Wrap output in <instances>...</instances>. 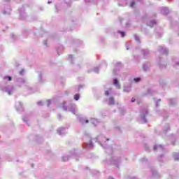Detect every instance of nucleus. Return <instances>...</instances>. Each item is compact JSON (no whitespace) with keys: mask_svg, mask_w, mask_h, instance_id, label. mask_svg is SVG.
<instances>
[{"mask_svg":"<svg viewBox=\"0 0 179 179\" xmlns=\"http://www.w3.org/2000/svg\"><path fill=\"white\" fill-rule=\"evenodd\" d=\"M84 143H83V149H93V143H92V138L90 136H85L83 138Z\"/></svg>","mask_w":179,"mask_h":179,"instance_id":"obj_1","label":"nucleus"},{"mask_svg":"<svg viewBox=\"0 0 179 179\" xmlns=\"http://www.w3.org/2000/svg\"><path fill=\"white\" fill-rule=\"evenodd\" d=\"M2 90L3 92H6V93H8V94H9V96H10V94H12V93L15 92V87L12 85H8L6 87H3Z\"/></svg>","mask_w":179,"mask_h":179,"instance_id":"obj_2","label":"nucleus"},{"mask_svg":"<svg viewBox=\"0 0 179 179\" xmlns=\"http://www.w3.org/2000/svg\"><path fill=\"white\" fill-rule=\"evenodd\" d=\"M158 51H159V52L161 54H165L167 55V54H169V50H167L166 48L163 47V46H159Z\"/></svg>","mask_w":179,"mask_h":179,"instance_id":"obj_3","label":"nucleus"},{"mask_svg":"<svg viewBox=\"0 0 179 179\" xmlns=\"http://www.w3.org/2000/svg\"><path fill=\"white\" fill-rule=\"evenodd\" d=\"M142 114H144V115L142 117V120L146 124V122H148V120H146V118H145V115H147L148 114V109H144L143 110L141 111Z\"/></svg>","mask_w":179,"mask_h":179,"instance_id":"obj_4","label":"nucleus"},{"mask_svg":"<svg viewBox=\"0 0 179 179\" xmlns=\"http://www.w3.org/2000/svg\"><path fill=\"white\" fill-rule=\"evenodd\" d=\"M161 13L162 15H169V13H170V10H169V8L165 7L162 8Z\"/></svg>","mask_w":179,"mask_h":179,"instance_id":"obj_5","label":"nucleus"},{"mask_svg":"<svg viewBox=\"0 0 179 179\" xmlns=\"http://www.w3.org/2000/svg\"><path fill=\"white\" fill-rule=\"evenodd\" d=\"M142 54H143L144 58H148V57H149V55H150V53L149 52L148 50H143Z\"/></svg>","mask_w":179,"mask_h":179,"instance_id":"obj_6","label":"nucleus"},{"mask_svg":"<svg viewBox=\"0 0 179 179\" xmlns=\"http://www.w3.org/2000/svg\"><path fill=\"white\" fill-rule=\"evenodd\" d=\"M113 84L117 89H121V85H120V83H118V80L114 79Z\"/></svg>","mask_w":179,"mask_h":179,"instance_id":"obj_7","label":"nucleus"},{"mask_svg":"<svg viewBox=\"0 0 179 179\" xmlns=\"http://www.w3.org/2000/svg\"><path fill=\"white\" fill-rule=\"evenodd\" d=\"M154 150H160V151H163L164 150V148L162 147V145H155L154 146Z\"/></svg>","mask_w":179,"mask_h":179,"instance_id":"obj_8","label":"nucleus"},{"mask_svg":"<svg viewBox=\"0 0 179 179\" xmlns=\"http://www.w3.org/2000/svg\"><path fill=\"white\" fill-rule=\"evenodd\" d=\"M79 121L81 124H88L89 123V120H86L83 117H79Z\"/></svg>","mask_w":179,"mask_h":179,"instance_id":"obj_9","label":"nucleus"},{"mask_svg":"<svg viewBox=\"0 0 179 179\" xmlns=\"http://www.w3.org/2000/svg\"><path fill=\"white\" fill-rule=\"evenodd\" d=\"M57 133L59 134V135H64V134H65V128L62 127L57 129Z\"/></svg>","mask_w":179,"mask_h":179,"instance_id":"obj_10","label":"nucleus"},{"mask_svg":"<svg viewBox=\"0 0 179 179\" xmlns=\"http://www.w3.org/2000/svg\"><path fill=\"white\" fill-rule=\"evenodd\" d=\"M109 106H113V104H115V101L114 100V97L110 96L109 98V102H108Z\"/></svg>","mask_w":179,"mask_h":179,"instance_id":"obj_11","label":"nucleus"},{"mask_svg":"<svg viewBox=\"0 0 179 179\" xmlns=\"http://www.w3.org/2000/svg\"><path fill=\"white\" fill-rule=\"evenodd\" d=\"M62 108H63V110L64 111H68V106H66V102L64 101L61 106Z\"/></svg>","mask_w":179,"mask_h":179,"instance_id":"obj_12","label":"nucleus"},{"mask_svg":"<svg viewBox=\"0 0 179 179\" xmlns=\"http://www.w3.org/2000/svg\"><path fill=\"white\" fill-rule=\"evenodd\" d=\"M76 106H75V105H71V109L69 110V111H71V113H72L73 114H76Z\"/></svg>","mask_w":179,"mask_h":179,"instance_id":"obj_13","label":"nucleus"},{"mask_svg":"<svg viewBox=\"0 0 179 179\" xmlns=\"http://www.w3.org/2000/svg\"><path fill=\"white\" fill-rule=\"evenodd\" d=\"M159 66L160 69H163L166 68V66H167V64H163V62H162V61L159 60Z\"/></svg>","mask_w":179,"mask_h":179,"instance_id":"obj_14","label":"nucleus"},{"mask_svg":"<svg viewBox=\"0 0 179 179\" xmlns=\"http://www.w3.org/2000/svg\"><path fill=\"white\" fill-rule=\"evenodd\" d=\"M17 81L20 85L26 83V80H24V78H18Z\"/></svg>","mask_w":179,"mask_h":179,"instance_id":"obj_15","label":"nucleus"},{"mask_svg":"<svg viewBox=\"0 0 179 179\" xmlns=\"http://www.w3.org/2000/svg\"><path fill=\"white\" fill-rule=\"evenodd\" d=\"M118 163H120V159H113L111 164H115L116 167H118Z\"/></svg>","mask_w":179,"mask_h":179,"instance_id":"obj_16","label":"nucleus"},{"mask_svg":"<svg viewBox=\"0 0 179 179\" xmlns=\"http://www.w3.org/2000/svg\"><path fill=\"white\" fill-rule=\"evenodd\" d=\"M155 24H156V21L155 20L150 21L148 24V25L150 26V27H153V26H155Z\"/></svg>","mask_w":179,"mask_h":179,"instance_id":"obj_17","label":"nucleus"},{"mask_svg":"<svg viewBox=\"0 0 179 179\" xmlns=\"http://www.w3.org/2000/svg\"><path fill=\"white\" fill-rule=\"evenodd\" d=\"M173 158L175 160H179V154L177 152L173 153Z\"/></svg>","mask_w":179,"mask_h":179,"instance_id":"obj_18","label":"nucleus"},{"mask_svg":"<svg viewBox=\"0 0 179 179\" xmlns=\"http://www.w3.org/2000/svg\"><path fill=\"white\" fill-rule=\"evenodd\" d=\"M169 104H170V106H174V104H176V100L169 99Z\"/></svg>","mask_w":179,"mask_h":179,"instance_id":"obj_19","label":"nucleus"},{"mask_svg":"<svg viewBox=\"0 0 179 179\" xmlns=\"http://www.w3.org/2000/svg\"><path fill=\"white\" fill-rule=\"evenodd\" d=\"M143 68V70L145 71V72H146V71H148V69H149V64H144Z\"/></svg>","mask_w":179,"mask_h":179,"instance_id":"obj_20","label":"nucleus"},{"mask_svg":"<svg viewBox=\"0 0 179 179\" xmlns=\"http://www.w3.org/2000/svg\"><path fill=\"white\" fill-rule=\"evenodd\" d=\"M134 38L137 43H141V40L139 39V36H138V35H134Z\"/></svg>","mask_w":179,"mask_h":179,"instance_id":"obj_21","label":"nucleus"},{"mask_svg":"<svg viewBox=\"0 0 179 179\" xmlns=\"http://www.w3.org/2000/svg\"><path fill=\"white\" fill-rule=\"evenodd\" d=\"M62 160H63V162H68V160H69V157H68V156L63 157Z\"/></svg>","mask_w":179,"mask_h":179,"instance_id":"obj_22","label":"nucleus"},{"mask_svg":"<svg viewBox=\"0 0 179 179\" xmlns=\"http://www.w3.org/2000/svg\"><path fill=\"white\" fill-rule=\"evenodd\" d=\"M124 92H131V87H124Z\"/></svg>","mask_w":179,"mask_h":179,"instance_id":"obj_23","label":"nucleus"},{"mask_svg":"<svg viewBox=\"0 0 179 179\" xmlns=\"http://www.w3.org/2000/svg\"><path fill=\"white\" fill-rule=\"evenodd\" d=\"M79 99H80V96L78 94H76V95H74L75 100L78 101V100H79Z\"/></svg>","mask_w":179,"mask_h":179,"instance_id":"obj_24","label":"nucleus"},{"mask_svg":"<svg viewBox=\"0 0 179 179\" xmlns=\"http://www.w3.org/2000/svg\"><path fill=\"white\" fill-rule=\"evenodd\" d=\"M3 79H8L9 82H10V80H12V77L10 76H5L3 77Z\"/></svg>","mask_w":179,"mask_h":179,"instance_id":"obj_25","label":"nucleus"},{"mask_svg":"<svg viewBox=\"0 0 179 179\" xmlns=\"http://www.w3.org/2000/svg\"><path fill=\"white\" fill-rule=\"evenodd\" d=\"M129 6L130 8H134V6H135V1H131Z\"/></svg>","mask_w":179,"mask_h":179,"instance_id":"obj_26","label":"nucleus"},{"mask_svg":"<svg viewBox=\"0 0 179 179\" xmlns=\"http://www.w3.org/2000/svg\"><path fill=\"white\" fill-rule=\"evenodd\" d=\"M100 139H102V142L103 141H110V139H108V138H106V137H100Z\"/></svg>","mask_w":179,"mask_h":179,"instance_id":"obj_27","label":"nucleus"},{"mask_svg":"<svg viewBox=\"0 0 179 179\" xmlns=\"http://www.w3.org/2000/svg\"><path fill=\"white\" fill-rule=\"evenodd\" d=\"M118 33H120V34H121L122 37H125V32L118 31Z\"/></svg>","mask_w":179,"mask_h":179,"instance_id":"obj_28","label":"nucleus"},{"mask_svg":"<svg viewBox=\"0 0 179 179\" xmlns=\"http://www.w3.org/2000/svg\"><path fill=\"white\" fill-rule=\"evenodd\" d=\"M134 81H136V83L141 82V78H134Z\"/></svg>","mask_w":179,"mask_h":179,"instance_id":"obj_29","label":"nucleus"},{"mask_svg":"<svg viewBox=\"0 0 179 179\" xmlns=\"http://www.w3.org/2000/svg\"><path fill=\"white\" fill-rule=\"evenodd\" d=\"M47 103H48V107H50V105L51 104V100H48Z\"/></svg>","mask_w":179,"mask_h":179,"instance_id":"obj_30","label":"nucleus"},{"mask_svg":"<svg viewBox=\"0 0 179 179\" xmlns=\"http://www.w3.org/2000/svg\"><path fill=\"white\" fill-rule=\"evenodd\" d=\"M94 72L98 73L99 72V68L96 67L94 69Z\"/></svg>","mask_w":179,"mask_h":179,"instance_id":"obj_31","label":"nucleus"},{"mask_svg":"<svg viewBox=\"0 0 179 179\" xmlns=\"http://www.w3.org/2000/svg\"><path fill=\"white\" fill-rule=\"evenodd\" d=\"M105 96H110V92L108 91H106Z\"/></svg>","mask_w":179,"mask_h":179,"instance_id":"obj_32","label":"nucleus"},{"mask_svg":"<svg viewBox=\"0 0 179 179\" xmlns=\"http://www.w3.org/2000/svg\"><path fill=\"white\" fill-rule=\"evenodd\" d=\"M38 106H43V101H40L37 103Z\"/></svg>","mask_w":179,"mask_h":179,"instance_id":"obj_33","label":"nucleus"},{"mask_svg":"<svg viewBox=\"0 0 179 179\" xmlns=\"http://www.w3.org/2000/svg\"><path fill=\"white\" fill-rule=\"evenodd\" d=\"M73 58V56L72 55H69V59H72Z\"/></svg>","mask_w":179,"mask_h":179,"instance_id":"obj_34","label":"nucleus"},{"mask_svg":"<svg viewBox=\"0 0 179 179\" xmlns=\"http://www.w3.org/2000/svg\"><path fill=\"white\" fill-rule=\"evenodd\" d=\"M23 73H24V70L20 71V75H23Z\"/></svg>","mask_w":179,"mask_h":179,"instance_id":"obj_35","label":"nucleus"},{"mask_svg":"<svg viewBox=\"0 0 179 179\" xmlns=\"http://www.w3.org/2000/svg\"><path fill=\"white\" fill-rule=\"evenodd\" d=\"M131 103H135V99H132L131 100Z\"/></svg>","mask_w":179,"mask_h":179,"instance_id":"obj_36","label":"nucleus"},{"mask_svg":"<svg viewBox=\"0 0 179 179\" xmlns=\"http://www.w3.org/2000/svg\"><path fill=\"white\" fill-rule=\"evenodd\" d=\"M117 66H121V63H117Z\"/></svg>","mask_w":179,"mask_h":179,"instance_id":"obj_37","label":"nucleus"},{"mask_svg":"<svg viewBox=\"0 0 179 179\" xmlns=\"http://www.w3.org/2000/svg\"><path fill=\"white\" fill-rule=\"evenodd\" d=\"M85 2H90V0H85Z\"/></svg>","mask_w":179,"mask_h":179,"instance_id":"obj_38","label":"nucleus"},{"mask_svg":"<svg viewBox=\"0 0 179 179\" xmlns=\"http://www.w3.org/2000/svg\"><path fill=\"white\" fill-rule=\"evenodd\" d=\"M156 106H157V107H158V106H159V103H158V102H157Z\"/></svg>","mask_w":179,"mask_h":179,"instance_id":"obj_39","label":"nucleus"},{"mask_svg":"<svg viewBox=\"0 0 179 179\" xmlns=\"http://www.w3.org/2000/svg\"><path fill=\"white\" fill-rule=\"evenodd\" d=\"M23 121H24V122H26V121H27L26 119L23 118Z\"/></svg>","mask_w":179,"mask_h":179,"instance_id":"obj_40","label":"nucleus"},{"mask_svg":"<svg viewBox=\"0 0 179 179\" xmlns=\"http://www.w3.org/2000/svg\"><path fill=\"white\" fill-rule=\"evenodd\" d=\"M20 17H22V12L20 13Z\"/></svg>","mask_w":179,"mask_h":179,"instance_id":"obj_41","label":"nucleus"},{"mask_svg":"<svg viewBox=\"0 0 179 179\" xmlns=\"http://www.w3.org/2000/svg\"><path fill=\"white\" fill-rule=\"evenodd\" d=\"M58 117H59V118H61V115H58Z\"/></svg>","mask_w":179,"mask_h":179,"instance_id":"obj_42","label":"nucleus"},{"mask_svg":"<svg viewBox=\"0 0 179 179\" xmlns=\"http://www.w3.org/2000/svg\"><path fill=\"white\" fill-rule=\"evenodd\" d=\"M65 93H66V94H68L69 92H68V91H66Z\"/></svg>","mask_w":179,"mask_h":179,"instance_id":"obj_43","label":"nucleus"},{"mask_svg":"<svg viewBox=\"0 0 179 179\" xmlns=\"http://www.w3.org/2000/svg\"><path fill=\"white\" fill-rule=\"evenodd\" d=\"M95 121L96 122V120H92V122H94Z\"/></svg>","mask_w":179,"mask_h":179,"instance_id":"obj_44","label":"nucleus"},{"mask_svg":"<svg viewBox=\"0 0 179 179\" xmlns=\"http://www.w3.org/2000/svg\"><path fill=\"white\" fill-rule=\"evenodd\" d=\"M51 3V1H48V3L50 4Z\"/></svg>","mask_w":179,"mask_h":179,"instance_id":"obj_45","label":"nucleus"},{"mask_svg":"<svg viewBox=\"0 0 179 179\" xmlns=\"http://www.w3.org/2000/svg\"><path fill=\"white\" fill-rule=\"evenodd\" d=\"M177 65H179V62L176 63Z\"/></svg>","mask_w":179,"mask_h":179,"instance_id":"obj_46","label":"nucleus"},{"mask_svg":"<svg viewBox=\"0 0 179 179\" xmlns=\"http://www.w3.org/2000/svg\"><path fill=\"white\" fill-rule=\"evenodd\" d=\"M21 110H22V111H23V108H22V106H21Z\"/></svg>","mask_w":179,"mask_h":179,"instance_id":"obj_47","label":"nucleus"},{"mask_svg":"<svg viewBox=\"0 0 179 179\" xmlns=\"http://www.w3.org/2000/svg\"><path fill=\"white\" fill-rule=\"evenodd\" d=\"M7 2H9V1H10V0H6Z\"/></svg>","mask_w":179,"mask_h":179,"instance_id":"obj_48","label":"nucleus"},{"mask_svg":"<svg viewBox=\"0 0 179 179\" xmlns=\"http://www.w3.org/2000/svg\"><path fill=\"white\" fill-rule=\"evenodd\" d=\"M158 101H162V99H159Z\"/></svg>","mask_w":179,"mask_h":179,"instance_id":"obj_49","label":"nucleus"},{"mask_svg":"<svg viewBox=\"0 0 179 179\" xmlns=\"http://www.w3.org/2000/svg\"><path fill=\"white\" fill-rule=\"evenodd\" d=\"M21 19H24V18L21 17Z\"/></svg>","mask_w":179,"mask_h":179,"instance_id":"obj_50","label":"nucleus"},{"mask_svg":"<svg viewBox=\"0 0 179 179\" xmlns=\"http://www.w3.org/2000/svg\"><path fill=\"white\" fill-rule=\"evenodd\" d=\"M101 146H103V145H101V143H100Z\"/></svg>","mask_w":179,"mask_h":179,"instance_id":"obj_51","label":"nucleus"},{"mask_svg":"<svg viewBox=\"0 0 179 179\" xmlns=\"http://www.w3.org/2000/svg\"><path fill=\"white\" fill-rule=\"evenodd\" d=\"M138 1H142V0H138Z\"/></svg>","mask_w":179,"mask_h":179,"instance_id":"obj_52","label":"nucleus"}]
</instances>
